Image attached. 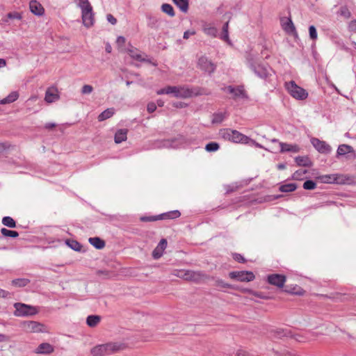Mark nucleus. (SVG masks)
Returning a JSON list of instances; mask_svg holds the SVG:
<instances>
[{"instance_id":"f257e3e1","label":"nucleus","mask_w":356,"mask_h":356,"mask_svg":"<svg viewBox=\"0 0 356 356\" xmlns=\"http://www.w3.org/2000/svg\"><path fill=\"white\" fill-rule=\"evenodd\" d=\"M127 348V345L122 342H109L104 344L95 346L90 350V353L93 356H106L123 350Z\"/></svg>"},{"instance_id":"f03ea898","label":"nucleus","mask_w":356,"mask_h":356,"mask_svg":"<svg viewBox=\"0 0 356 356\" xmlns=\"http://www.w3.org/2000/svg\"><path fill=\"white\" fill-rule=\"evenodd\" d=\"M220 136L225 140L233 143L248 144L250 138L241 132L231 129H222L219 131Z\"/></svg>"},{"instance_id":"7ed1b4c3","label":"nucleus","mask_w":356,"mask_h":356,"mask_svg":"<svg viewBox=\"0 0 356 356\" xmlns=\"http://www.w3.org/2000/svg\"><path fill=\"white\" fill-rule=\"evenodd\" d=\"M318 179L322 182L325 184H345L352 181L350 176L342 174H332L321 175Z\"/></svg>"},{"instance_id":"20e7f679","label":"nucleus","mask_w":356,"mask_h":356,"mask_svg":"<svg viewBox=\"0 0 356 356\" xmlns=\"http://www.w3.org/2000/svg\"><path fill=\"white\" fill-rule=\"evenodd\" d=\"M285 87L288 92L296 99L303 100L308 96V92L302 88L298 86L293 81L286 83Z\"/></svg>"},{"instance_id":"39448f33","label":"nucleus","mask_w":356,"mask_h":356,"mask_svg":"<svg viewBox=\"0 0 356 356\" xmlns=\"http://www.w3.org/2000/svg\"><path fill=\"white\" fill-rule=\"evenodd\" d=\"M14 307L15 308V315L17 316H32L38 312L36 307L23 303H15Z\"/></svg>"},{"instance_id":"423d86ee","label":"nucleus","mask_w":356,"mask_h":356,"mask_svg":"<svg viewBox=\"0 0 356 356\" xmlns=\"http://www.w3.org/2000/svg\"><path fill=\"white\" fill-rule=\"evenodd\" d=\"M181 213L178 210L172 211L168 213L161 214L156 216H143L140 218L143 222H151L161 219H175L180 216Z\"/></svg>"},{"instance_id":"0eeeda50","label":"nucleus","mask_w":356,"mask_h":356,"mask_svg":"<svg viewBox=\"0 0 356 356\" xmlns=\"http://www.w3.org/2000/svg\"><path fill=\"white\" fill-rule=\"evenodd\" d=\"M229 276L231 279L240 282H250L255 277L251 271H232L229 273Z\"/></svg>"},{"instance_id":"6e6552de","label":"nucleus","mask_w":356,"mask_h":356,"mask_svg":"<svg viewBox=\"0 0 356 356\" xmlns=\"http://www.w3.org/2000/svg\"><path fill=\"white\" fill-rule=\"evenodd\" d=\"M346 156V159L354 160L356 159V153L353 147L349 145L342 144L338 147L337 157Z\"/></svg>"},{"instance_id":"1a4fd4ad","label":"nucleus","mask_w":356,"mask_h":356,"mask_svg":"<svg viewBox=\"0 0 356 356\" xmlns=\"http://www.w3.org/2000/svg\"><path fill=\"white\" fill-rule=\"evenodd\" d=\"M250 68L260 78L266 79L270 76L272 70L269 67H266L259 63H251Z\"/></svg>"},{"instance_id":"9d476101","label":"nucleus","mask_w":356,"mask_h":356,"mask_svg":"<svg viewBox=\"0 0 356 356\" xmlns=\"http://www.w3.org/2000/svg\"><path fill=\"white\" fill-rule=\"evenodd\" d=\"M311 143L315 149L320 153L328 154L331 152V147L325 141L314 138L311 140Z\"/></svg>"},{"instance_id":"9b49d317","label":"nucleus","mask_w":356,"mask_h":356,"mask_svg":"<svg viewBox=\"0 0 356 356\" xmlns=\"http://www.w3.org/2000/svg\"><path fill=\"white\" fill-rule=\"evenodd\" d=\"M197 65L201 70L209 73L213 72L216 69V65L204 56L198 59Z\"/></svg>"},{"instance_id":"f8f14e48","label":"nucleus","mask_w":356,"mask_h":356,"mask_svg":"<svg viewBox=\"0 0 356 356\" xmlns=\"http://www.w3.org/2000/svg\"><path fill=\"white\" fill-rule=\"evenodd\" d=\"M286 282V277L280 274H272L268 276V282L278 288H282Z\"/></svg>"},{"instance_id":"ddd939ff","label":"nucleus","mask_w":356,"mask_h":356,"mask_svg":"<svg viewBox=\"0 0 356 356\" xmlns=\"http://www.w3.org/2000/svg\"><path fill=\"white\" fill-rule=\"evenodd\" d=\"M226 90L228 91V92L233 95L234 99H236V98L248 99V96L243 86H238L236 88H234L232 86H229L226 88Z\"/></svg>"},{"instance_id":"4468645a","label":"nucleus","mask_w":356,"mask_h":356,"mask_svg":"<svg viewBox=\"0 0 356 356\" xmlns=\"http://www.w3.org/2000/svg\"><path fill=\"white\" fill-rule=\"evenodd\" d=\"M185 275H186V280H190L196 282L204 280L207 277L204 273L200 271H194L190 270H186Z\"/></svg>"},{"instance_id":"2eb2a0df","label":"nucleus","mask_w":356,"mask_h":356,"mask_svg":"<svg viewBox=\"0 0 356 356\" xmlns=\"http://www.w3.org/2000/svg\"><path fill=\"white\" fill-rule=\"evenodd\" d=\"M24 327L27 332H43L44 325L36 321H26L24 323Z\"/></svg>"},{"instance_id":"dca6fc26","label":"nucleus","mask_w":356,"mask_h":356,"mask_svg":"<svg viewBox=\"0 0 356 356\" xmlns=\"http://www.w3.org/2000/svg\"><path fill=\"white\" fill-rule=\"evenodd\" d=\"M59 97L58 91L56 87H49L47 89L44 97L46 102L49 104L53 103L58 100Z\"/></svg>"},{"instance_id":"f3484780","label":"nucleus","mask_w":356,"mask_h":356,"mask_svg":"<svg viewBox=\"0 0 356 356\" xmlns=\"http://www.w3.org/2000/svg\"><path fill=\"white\" fill-rule=\"evenodd\" d=\"M81 17L83 25L89 28L94 24L95 18L92 9L88 10H83L81 12Z\"/></svg>"},{"instance_id":"a211bd4d","label":"nucleus","mask_w":356,"mask_h":356,"mask_svg":"<svg viewBox=\"0 0 356 356\" xmlns=\"http://www.w3.org/2000/svg\"><path fill=\"white\" fill-rule=\"evenodd\" d=\"M166 247L167 241L165 238H162L152 252L153 258L155 259H159L163 255V250L166 248Z\"/></svg>"},{"instance_id":"6ab92c4d","label":"nucleus","mask_w":356,"mask_h":356,"mask_svg":"<svg viewBox=\"0 0 356 356\" xmlns=\"http://www.w3.org/2000/svg\"><path fill=\"white\" fill-rule=\"evenodd\" d=\"M282 29L288 33H296V27L291 18L281 19Z\"/></svg>"},{"instance_id":"aec40b11","label":"nucleus","mask_w":356,"mask_h":356,"mask_svg":"<svg viewBox=\"0 0 356 356\" xmlns=\"http://www.w3.org/2000/svg\"><path fill=\"white\" fill-rule=\"evenodd\" d=\"M30 10L35 15L41 16L44 13V8L42 5L35 0H33L29 3Z\"/></svg>"},{"instance_id":"412c9836","label":"nucleus","mask_w":356,"mask_h":356,"mask_svg":"<svg viewBox=\"0 0 356 356\" xmlns=\"http://www.w3.org/2000/svg\"><path fill=\"white\" fill-rule=\"evenodd\" d=\"M192 95L193 91L191 89L186 87H177L176 97L186 99L192 97Z\"/></svg>"},{"instance_id":"4be33fe9","label":"nucleus","mask_w":356,"mask_h":356,"mask_svg":"<svg viewBox=\"0 0 356 356\" xmlns=\"http://www.w3.org/2000/svg\"><path fill=\"white\" fill-rule=\"evenodd\" d=\"M54 351V347L49 343H42L38 346L35 353L38 354H49Z\"/></svg>"},{"instance_id":"5701e85b","label":"nucleus","mask_w":356,"mask_h":356,"mask_svg":"<svg viewBox=\"0 0 356 356\" xmlns=\"http://www.w3.org/2000/svg\"><path fill=\"white\" fill-rule=\"evenodd\" d=\"M280 152H298L300 151V147L297 145L288 144L284 143H280Z\"/></svg>"},{"instance_id":"b1692460","label":"nucleus","mask_w":356,"mask_h":356,"mask_svg":"<svg viewBox=\"0 0 356 356\" xmlns=\"http://www.w3.org/2000/svg\"><path fill=\"white\" fill-rule=\"evenodd\" d=\"M127 132L128 130L127 129H121L118 130L114 137L115 143L119 144L123 141H125L127 138Z\"/></svg>"},{"instance_id":"393cba45","label":"nucleus","mask_w":356,"mask_h":356,"mask_svg":"<svg viewBox=\"0 0 356 356\" xmlns=\"http://www.w3.org/2000/svg\"><path fill=\"white\" fill-rule=\"evenodd\" d=\"M275 337L279 339L290 338L292 337V332L289 328L277 329L274 332Z\"/></svg>"},{"instance_id":"a878e982","label":"nucleus","mask_w":356,"mask_h":356,"mask_svg":"<svg viewBox=\"0 0 356 356\" xmlns=\"http://www.w3.org/2000/svg\"><path fill=\"white\" fill-rule=\"evenodd\" d=\"M314 334L312 333H306L305 335L292 333V337H290V338H293L296 341L299 342H305L312 340Z\"/></svg>"},{"instance_id":"bb28decb","label":"nucleus","mask_w":356,"mask_h":356,"mask_svg":"<svg viewBox=\"0 0 356 356\" xmlns=\"http://www.w3.org/2000/svg\"><path fill=\"white\" fill-rule=\"evenodd\" d=\"M296 162L298 165L304 166V167H311L312 165V162L310 159L307 156H297L295 159Z\"/></svg>"},{"instance_id":"cd10ccee","label":"nucleus","mask_w":356,"mask_h":356,"mask_svg":"<svg viewBox=\"0 0 356 356\" xmlns=\"http://www.w3.org/2000/svg\"><path fill=\"white\" fill-rule=\"evenodd\" d=\"M100 316L90 315L86 318V324L90 327H95L100 323Z\"/></svg>"},{"instance_id":"c85d7f7f","label":"nucleus","mask_w":356,"mask_h":356,"mask_svg":"<svg viewBox=\"0 0 356 356\" xmlns=\"http://www.w3.org/2000/svg\"><path fill=\"white\" fill-rule=\"evenodd\" d=\"M90 243L98 250L105 247V242L99 237H92L89 238Z\"/></svg>"},{"instance_id":"c756f323","label":"nucleus","mask_w":356,"mask_h":356,"mask_svg":"<svg viewBox=\"0 0 356 356\" xmlns=\"http://www.w3.org/2000/svg\"><path fill=\"white\" fill-rule=\"evenodd\" d=\"M173 3L184 13L188 12V0H172Z\"/></svg>"},{"instance_id":"7c9ffc66","label":"nucleus","mask_w":356,"mask_h":356,"mask_svg":"<svg viewBox=\"0 0 356 356\" xmlns=\"http://www.w3.org/2000/svg\"><path fill=\"white\" fill-rule=\"evenodd\" d=\"M19 97V94L16 91H13L10 92L9 95H8L6 98L3 99L0 101V104H6L14 102L16 101Z\"/></svg>"},{"instance_id":"2f4dec72","label":"nucleus","mask_w":356,"mask_h":356,"mask_svg":"<svg viewBox=\"0 0 356 356\" xmlns=\"http://www.w3.org/2000/svg\"><path fill=\"white\" fill-rule=\"evenodd\" d=\"M113 114L114 109L113 108H107L98 115V120L99 122L104 121L110 118L111 116H113Z\"/></svg>"},{"instance_id":"473e14b6","label":"nucleus","mask_w":356,"mask_h":356,"mask_svg":"<svg viewBox=\"0 0 356 356\" xmlns=\"http://www.w3.org/2000/svg\"><path fill=\"white\" fill-rule=\"evenodd\" d=\"M226 116V112H219L214 113L213 115L211 122L213 124H220L225 119Z\"/></svg>"},{"instance_id":"72a5a7b5","label":"nucleus","mask_w":356,"mask_h":356,"mask_svg":"<svg viewBox=\"0 0 356 356\" xmlns=\"http://www.w3.org/2000/svg\"><path fill=\"white\" fill-rule=\"evenodd\" d=\"M161 10L170 17H172L175 15L173 7L169 3H163L161 6Z\"/></svg>"},{"instance_id":"f704fd0d","label":"nucleus","mask_w":356,"mask_h":356,"mask_svg":"<svg viewBox=\"0 0 356 356\" xmlns=\"http://www.w3.org/2000/svg\"><path fill=\"white\" fill-rule=\"evenodd\" d=\"M203 31L205 34L211 37H216L218 33L216 28L210 25H204L203 26Z\"/></svg>"},{"instance_id":"c9c22d12","label":"nucleus","mask_w":356,"mask_h":356,"mask_svg":"<svg viewBox=\"0 0 356 356\" xmlns=\"http://www.w3.org/2000/svg\"><path fill=\"white\" fill-rule=\"evenodd\" d=\"M297 188V185L294 183H290L282 185L280 187V191L281 192L287 193L294 191Z\"/></svg>"},{"instance_id":"e433bc0d","label":"nucleus","mask_w":356,"mask_h":356,"mask_svg":"<svg viewBox=\"0 0 356 356\" xmlns=\"http://www.w3.org/2000/svg\"><path fill=\"white\" fill-rule=\"evenodd\" d=\"M2 223L3 225L10 228H14L16 227L15 221L10 216H5L2 219Z\"/></svg>"},{"instance_id":"4c0bfd02","label":"nucleus","mask_w":356,"mask_h":356,"mask_svg":"<svg viewBox=\"0 0 356 356\" xmlns=\"http://www.w3.org/2000/svg\"><path fill=\"white\" fill-rule=\"evenodd\" d=\"M1 233L3 236L11 238H16L19 236V233L16 231L9 230L6 228L1 229Z\"/></svg>"},{"instance_id":"58836bf2","label":"nucleus","mask_w":356,"mask_h":356,"mask_svg":"<svg viewBox=\"0 0 356 356\" xmlns=\"http://www.w3.org/2000/svg\"><path fill=\"white\" fill-rule=\"evenodd\" d=\"M67 244L69 247L75 251H80L82 247L78 241L74 240H68L67 241Z\"/></svg>"},{"instance_id":"ea45409f","label":"nucleus","mask_w":356,"mask_h":356,"mask_svg":"<svg viewBox=\"0 0 356 356\" xmlns=\"http://www.w3.org/2000/svg\"><path fill=\"white\" fill-rule=\"evenodd\" d=\"M79 6L81 8V12L83 10H90L92 9V7L90 5L88 0H79Z\"/></svg>"},{"instance_id":"a19ab883","label":"nucleus","mask_w":356,"mask_h":356,"mask_svg":"<svg viewBox=\"0 0 356 356\" xmlns=\"http://www.w3.org/2000/svg\"><path fill=\"white\" fill-rule=\"evenodd\" d=\"M12 283L16 286L23 287L29 283V280L27 279H15L12 281Z\"/></svg>"},{"instance_id":"79ce46f5","label":"nucleus","mask_w":356,"mask_h":356,"mask_svg":"<svg viewBox=\"0 0 356 356\" xmlns=\"http://www.w3.org/2000/svg\"><path fill=\"white\" fill-rule=\"evenodd\" d=\"M129 54L131 58L139 61H147V60L142 58L141 55L138 52L137 50L129 49Z\"/></svg>"},{"instance_id":"37998d69","label":"nucleus","mask_w":356,"mask_h":356,"mask_svg":"<svg viewBox=\"0 0 356 356\" xmlns=\"http://www.w3.org/2000/svg\"><path fill=\"white\" fill-rule=\"evenodd\" d=\"M220 146L218 143L215 142H211L206 145L205 149L207 152H215L219 149Z\"/></svg>"},{"instance_id":"c03bdc74","label":"nucleus","mask_w":356,"mask_h":356,"mask_svg":"<svg viewBox=\"0 0 356 356\" xmlns=\"http://www.w3.org/2000/svg\"><path fill=\"white\" fill-rule=\"evenodd\" d=\"M307 172V171L306 170H302V169H300V170H296L292 175V178L293 179H296V180H300L302 179V177Z\"/></svg>"},{"instance_id":"a18cd8bd","label":"nucleus","mask_w":356,"mask_h":356,"mask_svg":"<svg viewBox=\"0 0 356 356\" xmlns=\"http://www.w3.org/2000/svg\"><path fill=\"white\" fill-rule=\"evenodd\" d=\"M316 184L312 180H307L303 184V188L305 190H313L316 188Z\"/></svg>"},{"instance_id":"49530a36","label":"nucleus","mask_w":356,"mask_h":356,"mask_svg":"<svg viewBox=\"0 0 356 356\" xmlns=\"http://www.w3.org/2000/svg\"><path fill=\"white\" fill-rule=\"evenodd\" d=\"M339 13L341 16L344 17L346 19H348L351 16V13L349 10L343 6L340 8Z\"/></svg>"},{"instance_id":"de8ad7c7","label":"nucleus","mask_w":356,"mask_h":356,"mask_svg":"<svg viewBox=\"0 0 356 356\" xmlns=\"http://www.w3.org/2000/svg\"><path fill=\"white\" fill-rule=\"evenodd\" d=\"M309 37L312 40H316L317 38V31L314 26L312 25L309 28Z\"/></svg>"},{"instance_id":"09e8293b","label":"nucleus","mask_w":356,"mask_h":356,"mask_svg":"<svg viewBox=\"0 0 356 356\" xmlns=\"http://www.w3.org/2000/svg\"><path fill=\"white\" fill-rule=\"evenodd\" d=\"M216 286L221 288H233L232 286L228 283L225 282L222 280H218L216 282Z\"/></svg>"},{"instance_id":"8fccbe9b","label":"nucleus","mask_w":356,"mask_h":356,"mask_svg":"<svg viewBox=\"0 0 356 356\" xmlns=\"http://www.w3.org/2000/svg\"><path fill=\"white\" fill-rule=\"evenodd\" d=\"M185 273H186V270H174L172 271L173 275L178 277L183 278L184 280H186V277Z\"/></svg>"},{"instance_id":"3c124183","label":"nucleus","mask_w":356,"mask_h":356,"mask_svg":"<svg viewBox=\"0 0 356 356\" xmlns=\"http://www.w3.org/2000/svg\"><path fill=\"white\" fill-rule=\"evenodd\" d=\"M93 91V88L90 85H84L81 88V93L83 95L90 94Z\"/></svg>"},{"instance_id":"603ef678","label":"nucleus","mask_w":356,"mask_h":356,"mask_svg":"<svg viewBox=\"0 0 356 356\" xmlns=\"http://www.w3.org/2000/svg\"><path fill=\"white\" fill-rule=\"evenodd\" d=\"M7 16L10 19H22V15L19 13H17V12L9 13L7 15Z\"/></svg>"},{"instance_id":"864d4df0","label":"nucleus","mask_w":356,"mask_h":356,"mask_svg":"<svg viewBox=\"0 0 356 356\" xmlns=\"http://www.w3.org/2000/svg\"><path fill=\"white\" fill-rule=\"evenodd\" d=\"M97 275L99 276H104V277H109L111 273L106 270H99L97 271Z\"/></svg>"},{"instance_id":"5fc2aeb1","label":"nucleus","mask_w":356,"mask_h":356,"mask_svg":"<svg viewBox=\"0 0 356 356\" xmlns=\"http://www.w3.org/2000/svg\"><path fill=\"white\" fill-rule=\"evenodd\" d=\"M156 109V105L154 102H149L147 104V110L149 113H153Z\"/></svg>"},{"instance_id":"6e6d98bb","label":"nucleus","mask_w":356,"mask_h":356,"mask_svg":"<svg viewBox=\"0 0 356 356\" xmlns=\"http://www.w3.org/2000/svg\"><path fill=\"white\" fill-rule=\"evenodd\" d=\"M348 29L350 31L356 33V19L349 23Z\"/></svg>"},{"instance_id":"4d7b16f0","label":"nucleus","mask_w":356,"mask_h":356,"mask_svg":"<svg viewBox=\"0 0 356 356\" xmlns=\"http://www.w3.org/2000/svg\"><path fill=\"white\" fill-rule=\"evenodd\" d=\"M106 19L108 22L113 25H115L117 23V19L111 14H108L106 15Z\"/></svg>"},{"instance_id":"13d9d810","label":"nucleus","mask_w":356,"mask_h":356,"mask_svg":"<svg viewBox=\"0 0 356 356\" xmlns=\"http://www.w3.org/2000/svg\"><path fill=\"white\" fill-rule=\"evenodd\" d=\"M234 258L239 263H244L245 261V258L240 254H235Z\"/></svg>"},{"instance_id":"bf43d9fd","label":"nucleus","mask_w":356,"mask_h":356,"mask_svg":"<svg viewBox=\"0 0 356 356\" xmlns=\"http://www.w3.org/2000/svg\"><path fill=\"white\" fill-rule=\"evenodd\" d=\"M166 89H167V94H173L175 96L177 86H168L166 88Z\"/></svg>"},{"instance_id":"052dcab7","label":"nucleus","mask_w":356,"mask_h":356,"mask_svg":"<svg viewBox=\"0 0 356 356\" xmlns=\"http://www.w3.org/2000/svg\"><path fill=\"white\" fill-rule=\"evenodd\" d=\"M195 34V31H186L184 33V35H183V38L184 39H188L190 35H193Z\"/></svg>"},{"instance_id":"680f3d73","label":"nucleus","mask_w":356,"mask_h":356,"mask_svg":"<svg viewBox=\"0 0 356 356\" xmlns=\"http://www.w3.org/2000/svg\"><path fill=\"white\" fill-rule=\"evenodd\" d=\"M245 291H248L250 293H252L253 296H256V297H258V298H265L264 296H261L259 293L258 292H255V291H252L250 289H246Z\"/></svg>"},{"instance_id":"e2e57ef3","label":"nucleus","mask_w":356,"mask_h":356,"mask_svg":"<svg viewBox=\"0 0 356 356\" xmlns=\"http://www.w3.org/2000/svg\"><path fill=\"white\" fill-rule=\"evenodd\" d=\"M125 41H126V40H125V38H124V37H123V36H119V37H118V38H117V41H116V42H117V43H118V44H120V45H122V44H124L125 43Z\"/></svg>"},{"instance_id":"0e129e2a","label":"nucleus","mask_w":356,"mask_h":356,"mask_svg":"<svg viewBox=\"0 0 356 356\" xmlns=\"http://www.w3.org/2000/svg\"><path fill=\"white\" fill-rule=\"evenodd\" d=\"M221 38H222L223 40H225V41H226V42H229V35H228V31H227V32H222V33Z\"/></svg>"},{"instance_id":"69168bd1","label":"nucleus","mask_w":356,"mask_h":356,"mask_svg":"<svg viewBox=\"0 0 356 356\" xmlns=\"http://www.w3.org/2000/svg\"><path fill=\"white\" fill-rule=\"evenodd\" d=\"M236 356H248V353L245 350H239L236 353Z\"/></svg>"},{"instance_id":"338daca9","label":"nucleus","mask_w":356,"mask_h":356,"mask_svg":"<svg viewBox=\"0 0 356 356\" xmlns=\"http://www.w3.org/2000/svg\"><path fill=\"white\" fill-rule=\"evenodd\" d=\"M56 126V124L55 123H52V122L47 123L44 125V128L47 129H51L54 128Z\"/></svg>"},{"instance_id":"774afa93","label":"nucleus","mask_w":356,"mask_h":356,"mask_svg":"<svg viewBox=\"0 0 356 356\" xmlns=\"http://www.w3.org/2000/svg\"><path fill=\"white\" fill-rule=\"evenodd\" d=\"M8 294L9 293L8 291L0 289V297L6 298Z\"/></svg>"}]
</instances>
